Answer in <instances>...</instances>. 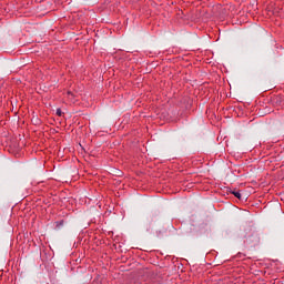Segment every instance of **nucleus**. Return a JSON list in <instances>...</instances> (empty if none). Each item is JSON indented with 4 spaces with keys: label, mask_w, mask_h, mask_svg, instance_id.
I'll use <instances>...</instances> for the list:
<instances>
[{
    "label": "nucleus",
    "mask_w": 284,
    "mask_h": 284,
    "mask_svg": "<svg viewBox=\"0 0 284 284\" xmlns=\"http://www.w3.org/2000/svg\"><path fill=\"white\" fill-rule=\"evenodd\" d=\"M55 114H57L58 116H63V111H61V109L58 108L57 111H55Z\"/></svg>",
    "instance_id": "2"
},
{
    "label": "nucleus",
    "mask_w": 284,
    "mask_h": 284,
    "mask_svg": "<svg viewBox=\"0 0 284 284\" xmlns=\"http://www.w3.org/2000/svg\"><path fill=\"white\" fill-rule=\"evenodd\" d=\"M232 194L235 196V199L241 200V192H239V191H233Z\"/></svg>",
    "instance_id": "1"
},
{
    "label": "nucleus",
    "mask_w": 284,
    "mask_h": 284,
    "mask_svg": "<svg viewBox=\"0 0 284 284\" xmlns=\"http://www.w3.org/2000/svg\"><path fill=\"white\" fill-rule=\"evenodd\" d=\"M68 94L70 95V94H72V92L69 91Z\"/></svg>",
    "instance_id": "3"
}]
</instances>
